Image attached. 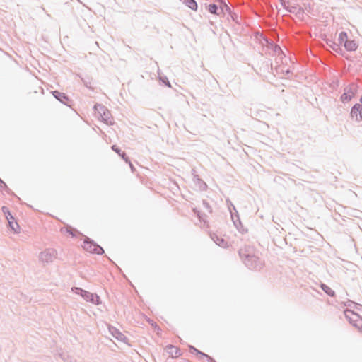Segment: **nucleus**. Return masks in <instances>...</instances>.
Masks as SVG:
<instances>
[{
	"instance_id": "obj_5",
	"label": "nucleus",
	"mask_w": 362,
	"mask_h": 362,
	"mask_svg": "<svg viewBox=\"0 0 362 362\" xmlns=\"http://www.w3.org/2000/svg\"><path fill=\"white\" fill-rule=\"evenodd\" d=\"M344 315L349 322L362 332V318L360 315L350 310H346Z\"/></svg>"
},
{
	"instance_id": "obj_34",
	"label": "nucleus",
	"mask_w": 362,
	"mask_h": 362,
	"mask_svg": "<svg viewBox=\"0 0 362 362\" xmlns=\"http://www.w3.org/2000/svg\"><path fill=\"white\" fill-rule=\"evenodd\" d=\"M6 219L8 221V223L10 221H14L13 216L11 214V213H8V215H6Z\"/></svg>"
},
{
	"instance_id": "obj_23",
	"label": "nucleus",
	"mask_w": 362,
	"mask_h": 362,
	"mask_svg": "<svg viewBox=\"0 0 362 362\" xmlns=\"http://www.w3.org/2000/svg\"><path fill=\"white\" fill-rule=\"evenodd\" d=\"M322 291L326 293L328 296L331 297H334L335 296V292L329 288L327 285L325 284H321L320 285Z\"/></svg>"
},
{
	"instance_id": "obj_12",
	"label": "nucleus",
	"mask_w": 362,
	"mask_h": 362,
	"mask_svg": "<svg viewBox=\"0 0 362 362\" xmlns=\"http://www.w3.org/2000/svg\"><path fill=\"white\" fill-rule=\"evenodd\" d=\"M326 43L336 53L341 54V55L344 54L343 49L341 47V46L337 42H335L334 41H333L332 40H327Z\"/></svg>"
},
{
	"instance_id": "obj_38",
	"label": "nucleus",
	"mask_w": 362,
	"mask_h": 362,
	"mask_svg": "<svg viewBox=\"0 0 362 362\" xmlns=\"http://www.w3.org/2000/svg\"><path fill=\"white\" fill-rule=\"evenodd\" d=\"M127 163L129 164V166H130L132 170L134 171V168L132 163H131V161L129 160V162H127Z\"/></svg>"
},
{
	"instance_id": "obj_15",
	"label": "nucleus",
	"mask_w": 362,
	"mask_h": 362,
	"mask_svg": "<svg viewBox=\"0 0 362 362\" xmlns=\"http://www.w3.org/2000/svg\"><path fill=\"white\" fill-rule=\"evenodd\" d=\"M344 48L348 52H352L356 50L358 47V45L355 42V40H348L345 42V45H344Z\"/></svg>"
},
{
	"instance_id": "obj_8",
	"label": "nucleus",
	"mask_w": 362,
	"mask_h": 362,
	"mask_svg": "<svg viewBox=\"0 0 362 362\" xmlns=\"http://www.w3.org/2000/svg\"><path fill=\"white\" fill-rule=\"evenodd\" d=\"M53 96L62 103L70 107L72 100L64 93L58 90H54L52 92Z\"/></svg>"
},
{
	"instance_id": "obj_22",
	"label": "nucleus",
	"mask_w": 362,
	"mask_h": 362,
	"mask_svg": "<svg viewBox=\"0 0 362 362\" xmlns=\"http://www.w3.org/2000/svg\"><path fill=\"white\" fill-rule=\"evenodd\" d=\"M84 86L90 90H93V87L92 86V78L89 76L81 77V78Z\"/></svg>"
},
{
	"instance_id": "obj_28",
	"label": "nucleus",
	"mask_w": 362,
	"mask_h": 362,
	"mask_svg": "<svg viewBox=\"0 0 362 362\" xmlns=\"http://www.w3.org/2000/svg\"><path fill=\"white\" fill-rule=\"evenodd\" d=\"M61 232L62 233H67L71 235L73 237L75 236V234L74 233V229L71 228V227L62 228L61 229Z\"/></svg>"
},
{
	"instance_id": "obj_32",
	"label": "nucleus",
	"mask_w": 362,
	"mask_h": 362,
	"mask_svg": "<svg viewBox=\"0 0 362 362\" xmlns=\"http://www.w3.org/2000/svg\"><path fill=\"white\" fill-rule=\"evenodd\" d=\"M202 357L206 358L208 362H216L213 358L206 354L205 356H202Z\"/></svg>"
},
{
	"instance_id": "obj_39",
	"label": "nucleus",
	"mask_w": 362,
	"mask_h": 362,
	"mask_svg": "<svg viewBox=\"0 0 362 362\" xmlns=\"http://www.w3.org/2000/svg\"><path fill=\"white\" fill-rule=\"evenodd\" d=\"M348 303H349V305H350V303H354V302H352L351 300H349V301H348Z\"/></svg>"
},
{
	"instance_id": "obj_40",
	"label": "nucleus",
	"mask_w": 362,
	"mask_h": 362,
	"mask_svg": "<svg viewBox=\"0 0 362 362\" xmlns=\"http://www.w3.org/2000/svg\"><path fill=\"white\" fill-rule=\"evenodd\" d=\"M360 101H361V105H362V95H361V99H360Z\"/></svg>"
},
{
	"instance_id": "obj_7",
	"label": "nucleus",
	"mask_w": 362,
	"mask_h": 362,
	"mask_svg": "<svg viewBox=\"0 0 362 362\" xmlns=\"http://www.w3.org/2000/svg\"><path fill=\"white\" fill-rule=\"evenodd\" d=\"M95 110L100 114L102 120L107 124H113V118L111 116L110 110L103 105H95Z\"/></svg>"
},
{
	"instance_id": "obj_6",
	"label": "nucleus",
	"mask_w": 362,
	"mask_h": 362,
	"mask_svg": "<svg viewBox=\"0 0 362 362\" xmlns=\"http://www.w3.org/2000/svg\"><path fill=\"white\" fill-rule=\"evenodd\" d=\"M358 86L355 83L349 84L344 88V93L341 95V100L343 103L349 102L356 95L358 91Z\"/></svg>"
},
{
	"instance_id": "obj_30",
	"label": "nucleus",
	"mask_w": 362,
	"mask_h": 362,
	"mask_svg": "<svg viewBox=\"0 0 362 362\" xmlns=\"http://www.w3.org/2000/svg\"><path fill=\"white\" fill-rule=\"evenodd\" d=\"M160 80L162 81L163 83H164L168 87H171V85L168 79V78L166 76L165 77H160Z\"/></svg>"
},
{
	"instance_id": "obj_41",
	"label": "nucleus",
	"mask_w": 362,
	"mask_h": 362,
	"mask_svg": "<svg viewBox=\"0 0 362 362\" xmlns=\"http://www.w3.org/2000/svg\"><path fill=\"white\" fill-rule=\"evenodd\" d=\"M0 183H3V180L0 178Z\"/></svg>"
},
{
	"instance_id": "obj_37",
	"label": "nucleus",
	"mask_w": 362,
	"mask_h": 362,
	"mask_svg": "<svg viewBox=\"0 0 362 362\" xmlns=\"http://www.w3.org/2000/svg\"><path fill=\"white\" fill-rule=\"evenodd\" d=\"M359 119H360V120H362V105H360Z\"/></svg>"
},
{
	"instance_id": "obj_20",
	"label": "nucleus",
	"mask_w": 362,
	"mask_h": 362,
	"mask_svg": "<svg viewBox=\"0 0 362 362\" xmlns=\"http://www.w3.org/2000/svg\"><path fill=\"white\" fill-rule=\"evenodd\" d=\"M112 149L116 152L125 162H129V158L124 152H122L116 145L112 146Z\"/></svg>"
},
{
	"instance_id": "obj_14",
	"label": "nucleus",
	"mask_w": 362,
	"mask_h": 362,
	"mask_svg": "<svg viewBox=\"0 0 362 362\" xmlns=\"http://www.w3.org/2000/svg\"><path fill=\"white\" fill-rule=\"evenodd\" d=\"M168 353L173 358H177L181 355V351L176 346L173 345H168L166 347Z\"/></svg>"
},
{
	"instance_id": "obj_9",
	"label": "nucleus",
	"mask_w": 362,
	"mask_h": 362,
	"mask_svg": "<svg viewBox=\"0 0 362 362\" xmlns=\"http://www.w3.org/2000/svg\"><path fill=\"white\" fill-rule=\"evenodd\" d=\"M286 9L291 13H294L296 16L302 20L304 18V10L301 7L296 6H287Z\"/></svg>"
},
{
	"instance_id": "obj_10",
	"label": "nucleus",
	"mask_w": 362,
	"mask_h": 362,
	"mask_svg": "<svg viewBox=\"0 0 362 362\" xmlns=\"http://www.w3.org/2000/svg\"><path fill=\"white\" fill-rule=\"evenodd\" d=\"M211 238L212 240L218 246L226 248L228 247V243L227 241H226L222 237L218 236L216 233H212L210 235Z\"/></svg>"
},
{
	"instance_id": "obj_24",
	"label": "nucleus",
	"mask_w": 362,
	"mask_h": 362,
	"mask_svg": "<svg viewBox=\"0 0 362 362\" xmlns=\"http://www.w3.org/2000/svg\"><path fill=\"white\" fill-rule=\"evenodd\" d=\"M347 33L344 31H342L339 33L338 37L339 45L341 46V45H345V42L348 40Z\"/></svg>"
},
{
	"instance_id": "obj_17",
	"label": "nucleus",
	"mask_w": 362,
	"mask_h": 362,
	"mask_svg": "<svg viewBox=\"0 0 362 362\" xmlns=\"http://www.w3.org/2000/svg\"><path fill=\"white\" fill-rule=\"evenodd\" d=\"M231 217L234 225L235 226L239 232H240L241 233L247 232V230L244 229L240 221L239 220L238 216H237V220H235L233 218V215L231 213Z\"/></svg>"
},
{
	"instance_id": "obj_3",
	"label": "nucleus",
	"mask_w": 362,
	"mask_h": 362,
	"mask_svg": "<svg viewBox=\"0 0 362 362\" xmlns=\"http://www.w3.org/2000/svg\"><path fill=\"white\" fill-rule=\"evenodd\" d=\"M57 251L54 248H46L39 254V259L42 263H52L57 258Z\"/></svg>"
},
{
	"instance_id": "obj_18",
	"label": "nucleus",
	"mask_w": 362,
	"mask_h": 362,
	"mask_svg": "<svg viewBox=\"0 0 362 362\" xmlns=\"http://www.w3.org/2000/svg\"><path fill=\"white\" fill-rule=\"evenodd\" d=\"M180 1H182L185 6H187L192 10H193V11L197 10L198 6H197V3L195 0H180Z\"/></svg>"
},
{
	"instance_id": "obj_29",
	"label": "nucleus",
	"mask_w": 362,
	"mask_h": 362,
	"mask_svg": "<svg viewBox=\"0 0 362 362\" xmlns=\"http://www.w3.org/2000/svg\"><path fill=\"white\" fill-rule=\"evenodd\" d=\"M202 204L204 207L209 212L212 213V209L210 204L206 201H203Z\"/></svg>"
},
{
	"instance_id": "obj_31",
	"label": "nucleus",
	"mask_w": 362,
	"mask_h": 362,
	"mask_svg": "<svg viewBox=\"0 0 362 362\" xmlns=\"http://www.w3.org/2000/svg\"><path fill=\"white\" fill-rule=\"evenodd\" d=\"M0 189L5 190L6 192H8L10 190L4 181L3 183H0Z\"/></svg>"
},
{
	"instance_id": "obj_4",
	"label": "nucleus",
	"mask_w": 362,
	"mask_h": 362,
	"mask_svg": "<svg viewBox=\"0 0 362 362\" xmlns=\"http://www.w3.org/2000/svg\"><path fill=\"white\" fill-rule=\"evenodd\" d=\"M83 247L86 251L90 253H95L98 255L104 253L103 248L88 237H86L83 240Z\"/></svg>"
},
{
	"instance_id": "obj_35",
	"label": "nucleus",
	"mask_w": 362,
	"mask_h": 362,
	"mask_svg": "<svg viewBox=\"0 0 362 362\" xmlns=\"http://www.w3.org/2000/svg\"><path fill=\"white\" fill-rule=\"evenodd\" d=\"M279 1L284 8H286L288 6L286 5V4L288 3V0H279Z\"/></svg>"
},
{
	"instance_id": "obj_2",
	"label": "nucleus",
	"mask_w": 362,
	"mask_h": 362,
	"mask_svg": "<svg viewBox=\"0 0 362 362\" xmlns=\"http://www.w3.org/2000/svg\"><path fill=\"white\" fill-rule=\"evenodd\" d=\"M71 290L74 293L80 295L87 302L97 305L101 304L100 298L96 293H92L78 287H73Z\"/></svg>"
},
{
	"instance_id": "obj_36",
	"label": "nucleus",
	"mask_w": 362,
	"mask_h": 362,
	"mask_svg": "<svg viewBox=\"0 0 362 362\" xmlns=\"http://www.w3.org/2000/svg\"><path fill=\"white\" fill-rule=\"evenodd\" d=\"M272 46H273V45L272 44ZM274 50L275 52H280L281 51V49L279 46L278 45H274Z\"/></svg>"
},
{
	"instance_id": "obj_21",
	"label": "nucleus",
	"mask_w": 362,
	"mask_h": 362,
	"mask_svg": "<svg viewBox=\"0 0 362 362\" xmlns=\"http://www.w3.org/2000/svg\"><path fill=\"white\" fill-rule=\"evenodd\" d=\"M193 180L194 183L199 185L201 189L204 190L207 187L206 184L202 179H200L198 175H194Z\"/></svg>"
},
{
	"instance_id": "obj_1",
	"label": "nucleus",
	"mask_w": 362,
	"mask_h": 362,
	"mask_svg": "<svg viewBox=\"0 0 362 362\" xmlns=\"http://www.w3.org/2000/svg\"><path fill=\"white\" fill-rule=\"evenodd\" d=\"M239 255L245 266L252 270H259L263 267L264 262L255 255V248L245 245L238 251Z\"/></svg>"
},
{
	"instance_id": "obj_26",
	"label": "nucleus",
	"mask_w": 362,
	"mask_h": 362,
	"mask_svg": "<svg viewBox=\"0 0 362 362\" xmlns=\"http://www.w3.org/2000/svg\"><path fill=\"white\" fill-rule=\"evenodd\" d=\"M189 352L191 354H196L197 355H199L201 357H202V356H205L204 353H203L201 351L198 350L197 349H196L193 346H189Z\"/></svg>"
},
{
	"instance_id": "obj_13",
	"label": "nucleus",
	"mask_w": 362,
	"mask_h": 362,
	"mask_svg": "<svg viewBox=\"0 0 362 362\" xmlns=\"http://www.w3.org/2000/svg\"><path fill=\"white\" fill-rule=\"evenodd\" d=\"M219 3V13L220 16L225 15L226 13H230L231 10L229 6L223 0H216Z\"/></svg>"
},
{
	"instance_id": "obj_11",
	"label": "nucleus",
	"mask_w": 362,
	"mask_h": 362,
	"mask_svg": "<svg viewBox=\"0 0 362 362\" xmlns=\"http://www.w3.org/2000/svg\"><path fill=\"white\" fill-rule=\"evenodd\" d=\"M109 331L112 335L118 341L124 342L127 339L124 334H123L119 329L114 327H109Z\"/></svg>"
},
{
	"instance_id": "obj_16",
	"label": "nucleus",
	"mask_w": 362,
	"mask_h": 362,
	"mask_svg": "<svg viewBox=\"0 0 362 362\" xmlns=\"http://www.w3.org/2000/svg\"><path fill=\"white\" fill-rule=\"evenodd\" d=\"M359 114H360V104H355L351 110V115L352 117H356V119L357 121H360L359 119Z\"/></svg>"
},
{
	"instance_id": "obj_33",
	"label": "nucleus",
	"mask_w": 362,
	"mask_h": 362,
	"mask_svg": "<svg viewBox=\"0 0 362 362\" xmlns=\"http://www.w3.org/2000/svg\"><path fill=\"white\" fill-rule=\"evenodd\" d=\"M2 211L4 212V214H5V216L6 217V215H8V213H10L9 210H8V208L6 207V206H3L2 207Z\"/></svg>"
},
{
	"instance_id": "obj_19",
	"label": "nucleus",
	"mask_w": 362,
	"mask_h": 362,
	"mask_svg": "<svg viewBox=\"0 0 362 362\" xmlns=\"http://www.w3.org/2000/svg\"><path fill=\"white\" fill-rule=\"evenodd\" d=\"M207 10L211 14H215L220 16L219 5L216 4H211L207 6Z\"/></svg>"
},
{
	"instance_id": "obj_27",
	"label": "nucleus",
	"mask_w": 362,
	"mask_h": 362,
	"mask_svg": "<svg viewBox=\"0 0 362 362\" xmlns=\"http://www.w3.org/2000/svg\"><path fill=\"white\" fill-rule=\"evenodd\" d=\"M194 212L197 214V217L200 221L206 222V216L204 214H202L199 211L197 210L196 209H194Z\"/></svg>"
},
{
	"instance_id": "obj_25",
	"label": "nucleus",
	"mask_w": 362,
	"mask_h": 362,
	"mask_svg": "<svg viewBox=\"0 0 362 362\" xmlns=\"http://www.w3.org/2000/svg\"><path fill=\"white\" fill-rule=\"evenodd\" d=\"M9 227L14 233H18V230L20 229V227L16 221H12L8 223Z\"/></svg>"
}]
</instances>
